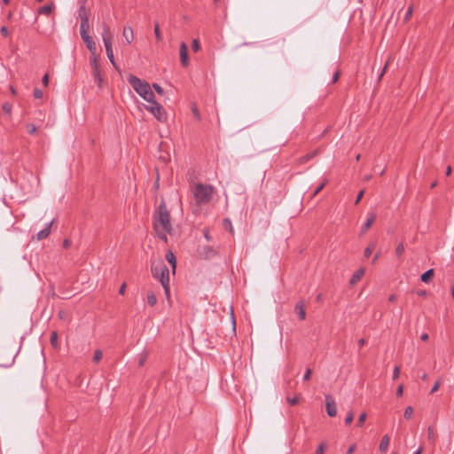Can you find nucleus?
I'll return each mask as SVG.
<instances>
[{
  "mask_svg": "<svg viewBox=\"0 0 454 454\" xmlns=\"http://www.w3.org/2000/svg\"><path fill=\"white\" fill-rule=\"evenodd\" d=\"M153 228L160 239L167 242L168 233H171L170 214L162 200L153 214Z\"/></svg>",
  "mask_w": 454,
  "mask_h": 454,
  "instance_id": "nucleus-1",
  "label": "nucleus"
},
{
  "mask_svg": "<svg viewBox=\"0 0 454 454\" xmlns=\"http://www.w3.org/2000/svg\"><path fill=\"white\" fill-rule=\"evenodd\" d=\"M127 80L133 90L146 102L150 103L155 99V96L147 82L133 74H129Z\"/></svg>",
  "mask_w": 454,
  "mask_h": 454,
  "instance_id": "nucleus-2",
  "label": "nucleus"
},
{
  "mask_svg": "<svg viewBox=\"0 0 454 454\" xmlns=\"http://www.w3.org/2000/svg\"><path fill=\"white\" fill-rule=\"evenodd\" d=\"M214 187L211 184H196L192 186V192L198 206L206 205L210 202L214 194Z\"/></svg>",
  "mask_w": 454,
  "mask_h": 454,
  "instance_id": "nucleus-3",
  "label": "nucleus"
},
{
  "mask_svg": "<svg viewBox=\"0 0 454 454\" xmlns=\"http://www.w3.org/2000/svg\"><path fill=\"white\" fill-rule=\"evenodd\" d=\"M152 275L158 279L160 284L169 282V270L163 261L153 262L151 265Z\"/></svg>",
  "mask_w": 454,
  "mask_h": 454,
  "instance_id": "nucleus-4",
  "label": "nucleus"
},
{
  "mask_svg": "<svg viewBox=\"0 0 454 454\" xmlns=\"http://www.w3.org/2000/svg\"><path fill=\"white\" fill-rule=\"evenodd\" d=\"M102 38H103V42L105 44L107 58L110 60L111 64L116 68V64L114 61V52H113V48H112L113 35H112L108 27H106V26L103 27Z\"/></svg>",
  "mask_w": 454,
  "mask_h": 454,
  "instance_id": "nucleus-5",
  "label": "nucleus"
},
{
  "mask_svg": "<svg viewBox=\"0 0 454 454\" xmlns=\"http://www.w3.org/2000/svg\"><path fill=\"white\" fill-rule=\"evenodd\" d=\"M150 105L145 106V108L151 113L159 121H167V113L163 106L155 99L149 103Z\"/></svg>",
  "mask_w": 454,
  "mask_h": 454,
  "instance_id": "nucleus-6",
  "label": "nucleus"
},
{
  "mask_svg": "<svg viewBox=\"0 0 454 454\" xmlns=\"http://www.w3.org/2000/svg\"><path fill=\"white\" fill-rule=\"evenodd\" d=\"M90 65L92 69V75L94 77L95 82L98 84V87H101L103 79L100 74L97 56H91L90 59Z\"/></svg>",
  "mask_w": 454,
  "mask_h": 454,
  "instance_id": "nucleus-7",
  "label": "nucleus"
},
{
  "mask_svg": "<svg viewBox=\"0 0 454 454\" xmlns=\"http://www.w3.org/2000/svg\"><path fill=\"white\" fill-rule=\"evenodd\" d=\"M325 399L328 416L332 418L335 417L337 415V406L333 397L331 395H325Z\"/></svg>",
  "mask_w": 454,
  "mask_h": 454,
  "instance_id": "nucleus-8",
  "label": "nucleus"
},
{
  "mask_svg": "<svg viewBox=\"0 0 454 454\" xmlns=\"http://www.w3.org/2000/svg\"><path fill=\"white\" fill-rule=\"evenodd\" d=\"M375 219H376V214L374 212L367 213V219H366L365 223L363 224V226L361 227V231H360L361 235L364 234L371 228V226L374 223Z\"/></svg>",
  "mask_w": 454,
  "mask_h": 454,
  "instance_id": "nucleus-9",
  "label": "nucleus"
},
{
  "mask_svg": "<svg viewBox=\"0 0 454 454\" xmlns=\"http://www.w3.org/2000/svg\"><path fill=\"white\" fill-rule=\"evenodd\" d=\"M180 60L183 67H187L189 65L188 59V47L185 43H181L180 44Z\"/></svg>",
  "mask_w": 454,
  "mask_h": 454,
  "instance_id": "nucleus-10",
  "label": "nucleus"
},
{
  "mask_svg": "<svg viewBox=\"0 0 454 454\" xmlns=\"http://www.w3.org/2000/svg\"><path fill=\"white\" fill-rule=\"evenodd\" d=\"M53 222H54V220H51L50 223H48L46 224V226L43 230H41L39 232H37V234H36L37 240H43L50 235Z\"/></svg>",
  "mask_w": 454,
  "mask_h": 454,
  "instance_id": "nucleus-11",
  "label": "nucleus"
},
{
  "mask_svg": "<svg viewBox=\"0 0 454 454\" xmlns=\"http://www.w3.org/2000/svg\"><path fill=\"white\" fill-rule=\"evenodd\" d=\"M82 41L85 43L88 50L91 53V56H96L97 45H96V43L94 42L93 38L90 35V36H86V38L83 39Z\"/></svg>",
  "mask_w": 454,
  "mask_h": 454,
  "instance_id": "nucleus-12",
  "label": "nucleus"
},
{
  "mask_svg": "<svg viewBox=\"0 0 454 454\" xmlns=\"http://www.w3.org/2000/svg\"><path fill=\"white\" fill-rule=\"evenodd\" d=\"M294 311L298 315L300 320H304L306 318L305 305L302 301L297 302Z\"/></svg>",
  "mask_w": 454,
  "mask_h": 454,
  "instance_id": "nucleus-13",
  "label": "nucleus"
},
{
  "mask_svg": "<svg viewBox=\"0 0 454 454\" xmlns=\"http://www.w3.org/2000/svg\"><path fill=\"white\" fill-rule=\"evenodd\" d=\"M122 35L128 44H130L134 40L133 30L130 27H124Z\"/></svg>",
  "mask_w": 454,
  "mask_h": 454,
  "instance_id": "nucleus-14",
  "label": "nucleus"
},
{
  "mask_svg": "<svg viewBox=\"0 0 454 454\" xmlns=\"http://www.w3.org/2000/svg\"><path fill=\"white\" fill-rule=\"evenodd\" d=\"M165 257L168 262L171 265L173 273H175L176 268V257L175 254L171 251H168Z\"/></svg>",
  "mask_w": 454,
  "mask_h": 454,
  "instance_id": "nucleus-15",
  "label": "nucleus"
},
{
  "mask_svg": "<svg viewBox=\"0 0 454 454\" xmlns=\"http://www.w3.org/2000/svg\"><path fill=\"white\" fill-rule=\"evenodd\" d=\"M317 153H318V150H315V151H313L309 153H307V154L301 156V158H299L297 162L299 164H303V163L310 160L311 159H313Z\"/></svg>",
  "mask_w": 454,
  "mask_h": 454,
  "instance_id": "nucleus-16",
  "label": "nucleus"
},
{
  "mask_svg": "<svg viewBox=\"0 0 454 454\" xmlns=\"http://www.w3.org/2000/svg\"><path fill=\"white\" fill-rule=\"evenodd\" d=\"M53 8H54L53 4H45L43 6H41L37 10V12H38V14L50 15L51 13Z\"/></svg>",
  "mask_w": 454,
  "mask_h": 454,
  "instance_id": "nucleus-17",
  "label": "nucleus"
},
{
  "mask_svg": "<svg viewBox=\"0 0 454 454\" xmlns=\"http://www.w3.org/2000/svg\"><path fill=\"white\" fill-rule=\"evenodd\" d=\"M434 269H429L427 270V271H425L421 276H420V279L422 282L424 283H429L432 279V278L434 277Z\"/></svg>",
  "mask_w": 454,
  "mask_h": 454,
  "instance_id": "nucleus-18",
  "label": "nucleus"
},
{
  "mask_svg": "<svg viewBox=\"0 0 454 454\" xmlns=\"http://www.w3.org/2000/svg\"><path fill=\"white\" fill-rule=\"evenodd\" d=\"M364 270L363 268L359 269L358 270H356L351 277L350 278V284L351 285H355L356 282H358L361 278L364 276Z\"/></svg>",
  "mask_w": 454,
  "mask_h": 454,
  "instance_id": "nucleus-19",
  "label": "nucleus"
},
{
  "mask_svg": "<svg viewBox=\"0 0 454 454\" xmlns=\"http://www.w3.org/2000/svg\"><path fill=\"white\" fill-rule=\"evenodd\" d=\"M389 441H390V438L387 434L384 435L381 438L380 446H379V449L381 452H385L387 450L388 445H389Z\"/></svg>",
  "mask_w": 454,
  "mask_h": 454,
  "instance_id": "nucleus-20",
  "label": "nucleus"
},
{
  "mask_svg": "<svg viewBox=\"0 0 454 454\" xmlns=\"http://www.w3.org/2000/svg\"><path fill=\"white\" fill-rule=\"evenodd\" d=\"M89 11L86 9L85 5L81 4L79 10H78V15L80 17L81 20H89Z\"/></svg>",
  "mask_w": 454,
  "mask_h": 454,
  "instance_id": "nucleus-21",
  "label": "nucleus"
},
{
  "mask_svg": "<svg viewBox=\"0 0 454 454\" xmlns=\"http://www.w3.org/2000/svg\"><path fill=\"white\" fill-rule=\"evenodd\" d=\"M146 299H147V303L151 307H153L157 303L156 295H155V294L153 291H150V292L147 293Z\"/></svg>",
  "mask_w": 454,
  "mask_h": 454,
  "instance_id": "nucleus-22",
  "label": "nucleus"
},
{
  "mask_svg": "<svg viewBox=\"0 0 454 454\" xmlns=\"http://www.w3.org/2000/svg\"><path fill=\"white\" fill-rule=\"evenodd\" d=\"M376 247V243L375 242H372L368 245V247L364 249V256L365 258H368L370 257V255L372 254V251L374 250Z\"/></svg>",
  "mask_w": 454,
  "mask_h": 454,
  "instance_id": "nucleus-23",
  "label": "nucleus"
},
{
  "mask_svg": "<svg viewBox=\"0 0 454 454\" xmlns=\"http://www.w3.org/2000/svg\"><path fill=\"white\" fill-rule=\"evenodd\" d=\"M427 439L432 443H434L435 442L436 434L434 433V430L433 427H429L427 428Z\"/></svg>",
  "mask_w": 454,
  "mask_h": 454,
  "instance_id": "nucleus-24",
  "label": "nucleus"
},
{
  "mask_svg": "<svg viewBox=\"0 0 454 454\" xmlns=\"http://www.w3.org/2000/svg\"><path fill=\"white\" fill-rule=\"evenodd\" d=\"M326 184H327V180L325 179L315 189V191L311 194V198H313L317 194H318L324 189V187L326 185Z\"/></svg>",
  "mask_w": 454,
  "mask_h": 454,
  "instance_id": "nucleus-25",
  "label": "nucleus"
},
{
  "mask_svg": "<svg viewBox=\"0 0 454 454\" xmlns=\"http://www.w3.org/2000/svg\"><path fill=\"white\" fill-rule=\"evenodd\" d=\"M413 414V409L411 406H408L404 410L403 416L406 419H410Z\"/></svg>",
  "mask_w": 454,
  "mask_h": 454,
  "instance_id": "nucleus-26",
  "label": "nucleus"
},
{
  "mask_svg": "<svg viewBox=\"0 0 454 454\" xmlns=\"http://www.w3.org/2000/svg\"><path fill=\"white\" fill-rule=\"evenodd\" d=\"M404 252V246L403 243L398 244V246L395 248V254L397 257H401Z\"/></svg>",
  "mask_w": 454,
  "mask_h": 454,
  "instance_id": "nucleus-27",
  "label": "nucleus"
},
{
  "mask_svg": "<svg viewBox=\"0 0 454 454\" xmlns=\"http://www.w3.org/2000/svg\"><path fill=\"white\" fill-rule=\"evenodd\" d=\"M50 340H51V344L53 347H57V343H58V333H57V332L54 331V332H52L51 333Z\"/></svg>",
  "mask_w": 454,
  "mask_h": 454,
  "instance_id": "nucleus-28",
  "label": "nucleus"
},
{
  "mask_svg": "<svg viewBox=\"0 0 454 454\" xmlns=\"http://www.w3.org/2000/svg\"><path fill=\"white\" fill-rule=\"evenodd\" d=\"M391 61H392V57L390 56V57H388L387 60L386 61L385 66L379 75V81L381 80L382 76L384 75V74Z\"/></svg>",
  "mask_w": 454,
  "mask_h": 454,
  "instance_id": "nucleus-29",
  "label": "nucleus"
},
{
  "mask_svg": "<svg viewBox=\"0 0 454 454\" xmlns=\"http://www.w3.org/2000/svg\"><path fill=\"white\" fill-rule=\"evenodd\" d=\"M102 356H103L102 351H101V350H99V349H97V350L94 352L93 361H94L95 363H98V362L101 360Z\"/></svg>",
  "mask_w": 454,
  "mask_h": 454,
  "instance_id": "nucleus-30",
  "label": "nucleus"
},
{
  "mask_svg": "<svg viewBox=\"0 0 454 454\" xmlns=\"http://www.w3.org/2000/svg\"><path fill=\"white\" fill-rule=\"evenodd\" d=\"M154 34H155V37H156L157 41L158 42L161 41L162 37H161V34H160V27H159L158 23H155Z\"/></svg>",
  "mask_w": 454,
  "mask_h": 454,
  "instance_id": "nucleus-31",
  "label": "nucleus"
},
{
  "mask_svg": "<svg viewBox=\"0 0 454 454\" xmlns=\"http://www.w3.org/2000/svg\"><path fill=\"white\" fill-rule=\"evenodd\" d=\"M192 49L193 51H198L200 49L199 39H193L192 43Z\"/></svg>",
  "mask_w": 454,
  "mask_h": 454,
  "instance_id": "nucleus-32",
  "label": "nucleus"
},
{
  "mask_svg": "<svg viewBox=\"0 0 454 454\" xmlns=\"http://www.w3.org/2000/svg\"><path fill=\"white\" fill-rule=\"evenodd\" d=\"M161 286H162V287L164 289V293H165L167 298L169 299V296H170L169 282L161 284Z\"/></svg>",
  "mask_w": 454,
  "mask_h": 454,
  "instance_id": "nucleus-33",
  "label": "nucleus"
},
{
  "mask_svg": "<svg viewBox=\"0 0 454 454\" xmlns=\"http://www.w3.org/2000/svg\"><path fill=\"white\" fill-rule=\"evenodd\" d=\"M366 419V413L363 412L360 414L358 420H357V426L362 427Z\"/></svg>",
  "mask_w": 454,
  "mask_h": 454,
  "instance_id": "nucleus-34",
  "label": "nucleus"
},
{
  "mask_svg": "<svg viewBox=\"0 0 454 454\" xmlns=\"http://www.w3.org/2000/svg\"><path fill=\"white\" fill-rule=\"evenodd\" d=\"M43 96V90L38 89V88H35L34 90V97L35 98H37V99H41Z\"/></svg>",
  "mask_w": 454,
  "mask_h": 454,
  "instance_id": "nucleus-35",
  "label": "nucleus"
},
{
  "mask_svg": "<svg viewBox=\"0 0 454 454\" xmlns=\"http://www.w3.org/2000/svg\"><path fill=\"white\" fill-rule=\"evenodd\" d=\"M90 29V24H89V20H81V24H80V30H89Z\"/></svg>",
  "mask_w": 454,
  "mask_h": 454,
  "instance_id": "nucleus-36",
  "label": "nucleus"
},
{
  "mask_svg": "<svg viewBox=\"0 0 454 454\" xmlns=\"http://www.w3.org/2000/svg\"><path fill=\"white\" fill-rule=\"evenodd\" d=\"M153 88L159 95L162 96L164 94V90L158 83H153Z\"/></svg>",
  "mask_w": 454,
  "mask_h": 454,
  "instance_id": "nucleus-37",
  "label": "nucleus"
},
{
  "mask_svg": "<svg viewBox=\"0 0 454 454\" xmlns=\"http://www.w3.org/2000/svg\"><path fill=\"white\" fill-rule=\"evenodd\" d=\"M203 250H204V252H205L207 256H212V255L215 254V252H214L213 248L208 247V246L204 247Z\"/></svg>",
  "mask_w": 454,
  "mask_h": 454,
  "instance_id": "nucleus-38",
  "label": "nucleus"
},
{
  "mask_svg": "<svg viewBox=\"0 0 454 454\" xmlns=\"http://www.w3.org/2000/svg\"><path fill=\"white\" fill-rule=\"evenodd\" d=\"M353 419H354L353 412L352 411H348V414H347V417L345 418V424L346 425H349L353 421Z\"/></svg>",
  "mask_w": 454,
  "mask_h": 454,
  "instance_id": "nucleus-39",
  "label": "nucleus"
},
{
  "mask_svg": "<svg viewBox=\"0 0 454 454\" xmlns=\"http://www.w3.org/2000/svg\"><path fill=\"white\" fill-rule=\"evenodd\" d=\"M27 132L30 135H34L36 132V129H37L35 124H28L27 126Z\"/></svg>",
  "mask_w": 454,
  "mask_h": 454,
  "instance_id": "nucleus-40",
  "label": "nucleus"
},
{
  "mask_svg": "<svg viewBox=\"0 0 454 454\" xmlns=\"http://www.w3.org/2000/svg\"><path fill=\"white\" fill-rule=\"evenodd\" d=\"M192 114H193L194 117H195L197 120H199V121H200V114L199 109L197 108V106H193L192 107Z\"/></svg>",
  "mask_w": 454,
  "mask_h": 454,
  "instance_id": "nucleus-41",
  "label": "nucleus"
},
{
  "mask_svg": "<svg viewBox=\"0 0 454 454\" xmlns=\"http://www.w3.org/2000/svg\"><path fill=\"white\" fill-rule=\"evenodd\" d=\"M287 402L290 405H295L299 402V398L297 396L295 397H287Z\"/></svg>",
  "mask_w": 454,
  "mask_h": 454,
  "instance_id": "nucleus-42",
  "label": "nucleus"
},
{
  "mask_svg": "<svg viewBox=\"0 0 454 454\" xmlns=\"http://www.w3.org/2000/svg\"><path fill=\"white\" fill-rule=\"evenodd\" d=\"M399 374H400V368H399V366H395L394 368V372H393V380H397L399 377Z\"/></svg>",
  "mask_w": 454,
  "mask_h": 454,
  "instance_id": "nucleus-43",
  "label": "nucleus"
},
{
  "mask_svg": "<svg viewBox=\"0 0 454 454\" xmlns=\"http://www.w3.org/2000/svg\"><path fill=\"white\" fill-rule=\"evenodd\" d=\"M0 32L4 37L9 36V30H8L7 27L3 26L0 29Z\"/></svg>",
  "mask_w": 454,
  "mask_h": 454,
  "instance_id": "nucleus-44",
  "label": "nucleus"
},
{
  "mask_svg": "<svg viewBox=\"0 0 454 454\" xmlns=\"http://www.w3.org/2000/svg\"><path fill=\"white\" fill-rule=\"evenodd\" d=\"M440 385H441L440 380H437V381L434 384L433 387L431 388L430 394H434V392H436V391L439 389Z\"/></svg>",
  "mask_w": 454,
  "mask_h": 454,
  "instance_id": "nucleus-45",
  "label": "nucleus"
},
{
  "mask_svg": "<svg viewBox=\"0 0 454 454\" xmlns=\"http://www.w3.org/2000/svg\"><path fill=\"white\" fill-rule=\"evenodd\" d=\"M311 373V369L308 368L303 375V380H309L310 379Z\"/></svg>",
  "mask_w": 454,
  "mask_h": 454,
  "instance_id": "nucleus-46",
  "label": "nucleus"
},
{
  "mask_svg": "<svg viewBox=\"0 0 454 454\" xmlns=\"http://www.w3.org/2000/svg\"><path fill=\"white\" fill-rule=\"evenodd\" d=\"M325 444H324V443H321V444L317 447V450H316V454H324V453H325Z\"/></svg>",
  "mask_w": 454,
  "mask_h": 454,
  "instance_id": "nucleus-47",
  "label": "nucleus"
},
{
  "mask_svg": "<svg viewBox=\"0 0 454 454\" xmlns=\"http://www.w3.org/2000/svg\"><path fill=\"white\" fill-rule=\"evenodd\" d=\"M340 71H339V70H337V71L333 74V79H332V83H335V82L339 80V78H340Z\"/></svg>",
  "mask_w": 454,
  "mask_h": 454,
  "instance_id": "nucleus-48",
  "label": "nucleus"
},
{
  "mask_svg": "<svg viewBox=\"0 0 454 454\" xmlns=\"http://www.w3.org/2000/svg\"><path fill=\"white\" fill-rule=\"evenodd\" d=\"M364 190H362V191H360V192H358V194H357V196H356V201H355V204H356V205L359 203V201L361 200V199H362V198H363V196H364Z\"/></svg>",
  "mask_w": 454,
  "mask_h": 454,
  "instance_id": "nucleus-49",
  "label": "nucleus"
},
{
  "mask_svg": "<svg viewBox=\"0 0 454 454\" xmlns=\"http://www.w3.org/2000/svg\"><path fill=\"white\" fill-rule=\"evenodd\" d=\"M203 234H204V237L205 239L207 240V241H210L211 240V237L209 235V230L208 229H204L203 230Z\"/></svg>",
  "mask_w": 454,
  "mask_h": 454,
  "instance_id": "nucleus-50",
  "label": "nucleus"
},
{
  "mask_svg": "<svg viewBox=\"0 0 454 454\" xmlns=\"http://www.w3.org/2000/svg\"><path fill=\"white\" fill-rule=\"evenodd\" d=\"M80 34L82 40L85 39L86 36H90L89 30H80Z\"/></svg>",
  "mask_w": 454,
  "mask_h": 454,
  "instance_id": "nucleus-51",
  "label": "nucleus"
},
{
  "mask_svg": "<svg viewBox=\"0 0 454 454\" xmlns=\"http://www.w3.org/2000/svg\"><path fill=\"white\" fill-rule=\"evenodd\" d=\"M403 392V385H400L396 390V395L399 397L402 396Z\"/></svg>",
  "mask_w": 454,
  "mask_h": 454,
  "instance_id": "nucleus-52",
  "label": "nucleus"
},
{
  "mask_svg": "<svg viewBox=\"0 0 454 454\" xmlns=\"http://www.w3.org/2000/svg\"><path fill=\"white\" fill-rule=\"evenodd\" d=\"M42 82H43L44 86L48 85V83H49V75L47 74L43 75V77L42 79Z\"/></svg>",
  "mask_w": 454,
  "mask_h": 454,
  "instance_id": "nucleus-53",
  "label": "nucleus"
},
{
  "mask_svg": "<svg viewBox=\"0 0 454 454\" xmlns=\"http://www.w3.org/2000/svg\"><path fill=\"white\" fill-rule=\"evenodd\" d=\"M125 290H126V284H125V283H123V284L121 286L120 289H119V294H121V295H123V294H125Z\"/></svg>",
  "mask_w": 454,
  "mask_h": 454,
  "instance_id": "nucleus-54",
  "label": "nucleus"
},
{
  "mask_svg": "<svg viewBox=\"0 0 454 454\" xmlns=\"http://www.w3.org/2000/svg\"><path fill=\"white\" fill-rule=\"evenodd\" d=\"M411 13H412V9H411V7H410V8L407 10V12H406V14H405V18H404V19H405V20H409V19H410V17L411 16Z\"/></svg>",
  "mask_w": 454,
  "mask_h": 454,
  "instance_id": "nucleus-55",
  "label": "nucleus"
},
{
  "mask_svg": "<svg viewBox=\"0 0 454 454\" xmlns=\"http://www.w3.org/2000/svg\"><path fill=\"white\" fill-rule=\"evenodd\" d=\"M355 449H356V445L355 444L349 446V448L348 449L346 454H352L354 452Z\"/></svg>",
  "mask_w": 454,
  "mask_h": 454,
  "instance_id": "nucleus-56",
  "label": "nucleus"
},
{
  "mask_svg": "<svg viewBox=\"0 0 454 454\" xmlns=\"http://www.w3.org/2000/svg\"><path fill=\"white\" fill-rule=\"evenodd\" d=\"M380 252H377V253L375 254L374 257L372 258V263H375V262H377V260L380 258Z\"/></svg>",
  "mask_w": 454,
  "mask_h": 454,
  "instance_id": "nucleus-57",
  "label": "nucleus"
},
{
  "mask_svg": "<svg viewBox=\"0 0 454 454\" xmlns=\"http://www.w3.org/2000/svg\"><path fill=\"white\" fill-rule=\"evenodd\" d=\"M3 109H4L5 112L9 113V112L11 111V106H10L9 104H4V105L3 106Z\"/></svg>",
  "mask_w": 454,
  "mask_h": 454,
  "instance_id": "nucleus-58",
  "label": "nucleus"
},
{
  "mask_svg": "<svg viewBox=\"0 0 454 454\" xmlns=\"http://www.w3.org/2000/svg\"><path fill=\"white\" fill-rule=\"evenodd\" d=\"M420 339H421L422 340H424V341H425V340H428V334H427V333H422V334H421V336H420Z\"/></svg>",
  "mask_w": 454,
  "mask_h": 454,
  "instance_id": "nucleus-59",
  "label": "nucleus"
},
{
  "mask_svg": "<svg viewBox=\"0 0 454 454\" xmlns=\"http://www.w3.org/2000/svg\"><path fill=\"white\" fill-rule=\"evenodd\" d=\"M69 246H70V241L68 239H65L63 242V247L65 248H67V247H69Z\"/></svg>",
  "mask_w": 454,
  "mask_h": 454,
  "instance_id": "nucleus-60",
  "label": "nucleus"
},
{
  "mask_svg": "<svg viewBox=\"0 0 454 454\" xmlns=\"http://www.w3.org/2000/svg\"><path fill=\"white\" fill-rule=\"evenodd\" d=\"M364 344H365V340L364 339H360L358 340V345H359L360 348L363 347Z\"/></svg>",
  "mask_w": 454,
  "mask_h": 454,
  "instance_id": "nucleus-61",
  "label": "nucleus"
},
{
  "mask_svg": "<svg viewBox=\"0 0 454 454\" xmlns=\"http://www.w3.org/2000/svg\"><path fill=\"white\" fill-rule=\"evenodd\" d=\"M395 298H396V297H395V294H391V295L388 297V301H391V302H393V301H395Z\"/></svg>",
  "mask_w": 454,
  "mask_h": 454,
  "instance_id": "nucleus-62",
  "label": "nucleus"
},
{
  "mask_svg": "<svg viewBox=\"0 0 454 454\" xmlns=\"http://www.w3.org/2000/svg\"><path fill=\"white\" fill-rule=\"evenodd\" d=\"M421 380H427V374L426 372H424L422 375H421Z\"/></svg>",
  "mask_w": 454,
  "mask_h": 454,
  "instance_id": "nucleus-63",
  "label": "nucleus"
},
{
  "mask_svg": "<svg viewBox=\"0 0 454 454\" xmlns=\"http://www.w3.org/2000/svg\"><path fill=\"white\" fill-rule=\"evenodd\" d=\"M422 452V448H419L416 451L413 452V454H421Z\"/></svg>",
  "mask_w": 454,
  "mask_h": 454,
  "instance_id": "nucleus-64",
  "label": "nucleus"
}]
</instances>
